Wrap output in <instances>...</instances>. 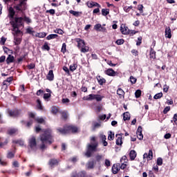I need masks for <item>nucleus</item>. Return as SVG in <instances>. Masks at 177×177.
Masks as SVG:
<instances>
[{"mask_svg":"<svg viewBox=\"0 0 177 177\" xmlns=\"http://www.w3.org/2000/svg\"><path fill=\"white\" fill-rule=\"evenodd\" d=\"M12 35H14L15 45H20L21 44V38L17 37L16 32H12Z\"/></svg>","mask_w":177,"mask_h":177,"instance_id":"f8f14e48","label":"nucleus"},{"mask_svg":"<svg viewBox=\"0 0 177 177\" xmlns=\"http://www.w3.org/2000/svg\"><path fill=\"white\" fill-rule=\"evenodd\" d=\"M104 165L107 167H110L111 165V162H110V160L105 159L104 160Z\"/></svg>","mask_w":177,"mask_h":177,"instance_id":"a18cd8bd","label":"nucleus"},{"mask_svg":"<svg viewBox=\"0 0 177 177\" xmlns=\"http://www.w3.org/2000/svg\"><path fill=\"white\" fill-rule=\"evenodd\" d=\"M46 13H50V15H52L53 16V15H55V13H56V11L53 9H50V10H47L46 11Z\"/></svg>","mask_w":177,"mask_h":177,"instance_id":"864d4df0","label":"nucleus"},{"mask_svg":"<svg viewBox=\"0 0 177 177\" xmlns=\"http://www.w3.org/2000/svg\"><path fill=\"white\" fill-rule=\"evenodd\" d=\"M50 96H52L50 95V93H44L43 97H44V100H47V102H48L49 100V98L50 97Z\"/></svg>","mask_w":177,"mask_h":177,"instance_id":"a19ab883","label":"nucleus"},{"mask_svg":"<svg viewBox=\"0 0 177 177\" xmlns=\"http://www.w3.org/2000/svg\"><path fill=\"white\" fill-rule=\"evenodd\" d=\"M117 95H118V96H120V97H124V96L125 95V92L124 91V90H122V88H119L117 90Z\"/></svg>","mask_w":177,"mask_h":177,"instance_id":"393cba45","label":"nucleus"},{"mask_svg":"<svg viewBox=\"0 0 177 177\" xmlns=\"http://www.w3.org/2000/svg\"><path fill=\"white\" fill-rule=\"evenodd\" d=\"M137 79L136 77H133V76L130 77V82L131 84H136Z\"/></svg>","mask_w":177,"mask_h":177,"instance_id":"603ef678","label":"nucleus"},{"mask_svg":"<svg viewBox=\"0 0 177 177\" xmlns=\"http://www.w3.org/2000/svg\"><path fill=\"white\" fill-rule=\"evenodd\" d=\"M169 110H171V106H166L165 108V109L163 110V113L167 114V113H168V111H169Z\"/></svg>","mask_w":177,"mask_h":177,"instance_id":"bf43d9fd","label":"nucleus"},{"mask_svg":"<svg viewBox=\"0 0 177 177\" xmlns=\"http://www.w3.org/2000/svg\"><path fill=\"white\" fill-rule=\"evenodd\" d=\"M69 13H71V15H73V16H75L76 17H78V16H80V12L77 11H74L73 10L69 11Z\"/></svg>","mask_w":177,"mask_h":177,"instance_id":"e433bc0d","label":"nucleus"},{"mask_svg":"<svg viewBox=\"0 0 177 177\" xmlns=\"http://www.w3.org/2000/svg\"><path fill=\"white\" fill-rule=\"evenodd\" d=\"M109 13H110V10L109 9L103 8L102 10V16H107V15H109Z\"/></svg>","mask_w":177,"mask_h":177,"instance_id":"f704fd0d","label":"nucleus"},{"mask_svg":"<svg viewBox=\"0 0 177 177\" xmlns=\"http://www.w3.org/2000/svg\"><path fill=\"white\" fill-rule=\"evenodd\" d=\"M10 24L12 27V31L15 34H20L21 31L19 30L20 27H24V18L22 17H15L14 19H11Z\"/></svg>","mask_w":177,"mask_h":177,"instance_id":"f03ea898","label":"nucleus"},{"mask_svg":"<svg viewBox=\"0 0 177 177\" xmlns=\"http://www.w3.org/2000/svg\"><path fill=\"white\" fill-rule=\"evenodd\" d=\"M24 19V21H26V23H27V24H30V23H31V19H30L28 17H23Z\"/></svg>","mask_w":177,"mask_h":177,"instance_id":"de8ad7c7","label":"nucleus"},{"mask_svg":"<svg viewBox=\"0 0 177 177\" xmlns=\"http://www.w3.org/2000/svg\"><path fill=\"white\" fill-rule=\"evenodd\" d=\"M51 111H52L53 114H57L58 110H57V109L56 107L53 106L52 108Z\"/></svg>","mask_w":177,"mask_h":177,"instance_id":"69168bd1","label":"nucleus"},{"mask_svg":"<svg viewBox=\"0 0 177 177\" xmlns=\"http://www.w3.org/2000/svg\"><path fill=\"white\" fill-rule=\"evenodd\" d=\"M8 114L10 117H13V118L17 117V115H19V111L17 110L9 111Z\"/></svg>","mask_w":177,"mask_h":177,"instance_id":"5701e85b","label":"nucleus"},{"mask_svg":"<svg viewBox=\"0 0 177 177\" xmlns=\"http://www.w3.org/2000/svg\"><path fill=\"white\" fill-rule=\"evenodd\" d=\"M108 140H114V133L109 131V134L108 136Z\"/></svg>","mask_w":177,"mask_h":177,"instance_id":"4c0bfd02","label":"nucleus"},{"mask_svg":"<svg viewBox=\"0 0 177 177\" xmlns=\"http://www.w3.org/2000/svg\"><path fill=\"white\" fill-rule=\"evenodd\" d=\"M8 17L10 19V21L12 20V19H15V15H16V11H15V8L10 7L8 9Z\"/></svg>","mask_w":177,"mask_h":177,"instance_id":"9d476101","label":"nucleus"},{"mask_svg":"<svg viewBox=\"0 0 177 177\" xmlns=\"http://www.w3.org/2000/svg\"><path fill=\"white\" fill-rule=\"evenodd\" d=\"M124 136V133H118L116 134L115 136L117 138L116 140V145L118 146H121L122 145V136Z\"/></svg>","mask_w":177,"mask_h":177,"instance_id":"9b49d317","label":"nucleus"},{"mask_svg":"<svg viewBox=\"0 0 177 177\" xmlns=\"http://www.w3.org/2000/svg\"><path fill=\"white\" fill-rule=\"evenodd\" d=\"M138 40V41H137L136 45L137 46H140V45L142 44V37H139Z\"/></svg>","mask_w":177,"mask_h":177,"instance_id":"338daca9","label":"nucleus"},{"mask_svg":"<svg viewBox=\"0 0 177 177\" xmlns=\"http://www.w3.org/2000/svg\"><path fill=\"white\" fill-rule=\"evenodd\" d=\"M47 80H48V81H53V80L55 79V75L53 74V71L50 70L47 76H46Z\"/></svg>","mask_w":177,"mask_h":177,"instance_id":"f3484780","label":"nucleus"},{"mask_svg":"<svg viewBox=\"0 0 177 177\" xmlns=\"http://www.w3.org/2000/svg\"><path fill=\"white\" fill-rule=\"evenodd\" d=\"M57 37H58L57 34H51L46 37V39L50 41V39H55Z\"/></svg>","mask_w":177,"mask_h":177,"instance_id":"7c9ffc66","label":"nucleus"},{"mask_svg":"<svg viewBox=\"0 0 177 177\" xmlns=\"http://www.w3.org/2000/svg\"><path fill=\"white\" fill-rule=\"evenodd\" d=\"M136 150H131L129 153V157L131 161H133L136 158Z\"/></svg>","mask_w":177,"mask_h":177,"instance_id":"412c9836","label":"nucleus"},{"mask_svg":"<svg viewBox=\"0 0 177 177\" xmlns=\"http://www.w3.org/2000/svg\"><path fill=\"white\" fill-rule=\"evenodd\" d=\"M14 60H15V57H13V55H9L6 59V63L7 64H10V63H13Z\"/></svg>","mask_w":177,"mask_h":177,"instance_id":"a878e982","label":"nucleus"},{"mask_svg":"<svg viewBox=\"0 0 177 177\" xmlns=\"http://www.w3.org/2000/svg\"><path fill=\"white\" fill-rule=\"evenodd\" d=\"M143 158L144 160L145 158H147L148 161H150V160H153V151L150 149L148 153H144Z\"/></svg>","mask_w":177,"mask_h":177,"instance_id":"ddd939ff","label":"nucleus"},{"mask_svg":"<svg viewBox=\"0 0 177 177\" xmlns=\"http://www.w3.org/2000/svg\"><path fill=\"white\" fill-rule=\"evenodd\" d=\"M35 37H37V38H45L46 37V33L45 32L37 33Z\"/></svg>","mask_w":177,"mask_h":177,"instance_id":"c756f323","label":"nucleus"},{"mask_svg":"<svg viewBox=\"0 0 177 177\" xmlns=\"http://www.w3.org/2000/svg\"><path fill=\"white\" fill-rule=\"evenodd\" d=\"M6 38L2 37L1 38L0 44H1V45H5V43H6Z\"/></svg>","mask_w":177,"mask_h":177,"instance_id":"680f3d73","label":"nucleus"},{"mask_svg":"<svg viewBox=\"0 0 177 177\" xmlns=\"http://www.w3.org/2000/svg\"><path fill=\"white\" fill-rule=\"evenodd\" d=\"M142 131L143 128H142V126H139L136 131L137 138L139 139V140H143V134L142 133Z\"/></svg>","mask_w":177,"mask_h":177,"instance_id":"0eeeda50","label":"nucleus"},{"mask_svg":"<svg viewBox=\"0 0 177 177\" xmlns=\"http://www.w3.org/2000/svg\"><path fill=\"white\" fill-rule=\"evenodd\" d=\"M124 42H125V41L124 40V39H118L116 41V44L117 45H122L124 44Z\"/></svg>","mask_w":177,"mask_h":177,"instance_id":"3c124183","label":"nucleus"},{"mask_svg":"<svg viewBox=\"0 0 177 177\" xmlns=\"http://www.w3.org/2000/svg\"><path fill=\"white\" fill-rule=\"evenodd\" d=\"M157 165H159V166L162 165V158H158Z\"/></svg>","mask_w":177,"mask_h":177,"instance_id":"6e6d98bb","label":"nucleus"},{"mask_svg":"<svg viewBox=\"0 0 177 177\" xmlns=\"http://www.w3.org/2000/svg\"><path fill=\"white\" fill-rule=\"evenodd\" d=\"M132 6H129V7H124V12H126V13H129V12H131V10L132 9Z\"/></svg>","mask_w":177,"mask_h":177,"instance_id":"8fccbe9b","label":"nucleus"},{"mask_svg":"<svg viewBox=\"0 0 177 177\" xmlns=\"http://www.w3.org/2000/svg\"><path fill=\"white\" fill-rule=\"evenodd\" d=\"M101 124L99 122H94L93 123V128L94 129H96V128H100Z\"/></svg>","mask_w":177,"mask_h":177,"instance_id":"13d9d810","label":"nucleus"},{"mask_svg":"<svg viewBox=\"0 0 177 177\" xmlns=\"http://www.w3.org/2000/svg\"><path fill=\"white\" fill-rule=\"evenodd\" d=\"M57 160L56 159H51L50 161H49V165L50 167H53L54 165H57Z\"/></svg>","mask_w":177,"mask_h":177,"instance_id":"2f4dec72","label":"nucleus"},{"mask_svg":"<svg viewBox=\"0 0 177 177\" xmlns=\"http://www.w3.org/2000/svg\"><path fill=\"white\" fill-rule=\"evenodd\" d=\"M87 6L88 8H93V6H97V8H100V5L99 3H97L96 2H93V1H92L91 3L87 2Z\"/></svg>","mask_w":177,"mask_h":177,"instance_id":"bb28decb","label":"nucleus"},{"mask_svg":"<svg viewBox=\"0 0 177 177\" xmlns=\"http://www.w3.org/2000/svg\"><path fill=\"white\" fill-rule=\"evenodd\" d=\"M7 157L8 158H13L15 157V153L12 152H8Z\"/></svg>","mask_w":177,"mask_h":177,"instance_id":"052dcab7","label":"nucleus"},{"mask_svg":"<svg viewBox=\"0 0 177 177\" xmlns=\"http://www.w3.org/2000/svg\"><path fill=\"white\" fill-rule=\"evenodd\" d=\"M66 48L67 45H66V43H63L61 52H62V53H66Z\"/></svg>","mask_w":177,"mask_h":177,"instance_id":"c03bdc74","label":"nucleus"},{"mask_svg":"<svg viewBox=\"0 0 177 177\" xmlns=\"http://www.w3.org/2000/svg\"><path fill=\"white\" fill-rule=\"evenodd\" d=\"M14 9L16 10L17 13L23 12V10L26 9V2H24V1H20L19 3L14 6Z\"/></svg>","mask_w":177,"mask_h":177,"instance_id":"39448f33","label":"nucleus"},{"mask_svg":"<svg viewBox=\"0 0 177 177\" xmlns=\"http://www.w3.org/2000/svg\"><path fill=\"white\" fill-rule=\"evenodd\" d=\"M104 74L109 75V77H115L117 75V72H115L113 68H108L104 71Z\"/></svg>","mask_w":177,"mask_h":177,"instance_id":"6e6552de","label":"nucleus"},{"mask_svg":"<svg viewBox=\"0 0 177 177\" xmlns=\"http://www.w3.org/2000/svg\"><path fill=\"white\" fill-rule=\"evenodd\" d=\"M42 49H44V50H50V47L48 45V43H45L42 46Z\"/></svg>","mask_w":177,"mask_h":177,"instance_id":"37998d69","label":"nucleus"},{"mask_svg":"<svg viewBox=\"0 0 177 177\" xmlns=\"http://www.w3.org/2000/svg\"><path fill=\"white\" fill-rule=\"evenodd\" d=\"M40 140L41 142V145L40 146L41 150L46 149V145H52L53 143L52 130L48 129L44 131V133L40 136Z\"/></svg>","mask_w":177,"mask_h":177,"instance_id":"f257e3e1","label":"nucleus"},{"mask_svg":"<svg viewBox=\"0 0 177 177\" xmlns=\"http://www.w3.org/2000/svg\"><path fill=\"white\" fill-rule=\"evenodd\" d=\"M102 158H103V156L102 155L98 154L95 156V160L97 162H100V161H102Z\"/></svg>","mask_w":177,"mask_h":177,"instance_id":"79ce46f5","label":"nucleus"},{"mask_svg":"<svg viewBox=\"0 0 177 177\" xmlns=\"http://www.w3.org/2000/svg\"><path fill=\"white\" fill-rule=\"evenodd\" d=\"M136 97L138 99L142 96V91L137 90L135 93Z\"/></svg>","mask_w":177,"mask_h":177,"instance_id":"ea45409f","label":"nucleus"},{"mask_svg":"<svg viewBox=\"0 0 177 177\" xmlns=\"http://www.w3.org/2000/svg\"><path fill=\"white\" fill-rule=\"evenodd\" d=\"M28 146L31 149V150H35L37 149V140L35 137H32L28 140Z\"/></svg>","mask_w":177,"mask_h":177,"instance_id":"423d86ee","label":"nucleus"},{"mask_svg":"<svg viewBox=\"0 0 177 177\" xmlns=\"http://www.w3.org/2000/svg\"><path fill=\"white\" fill-rule=\"evenodd\" d=\"M103 96L99 94H89L83 97V100H97V102H102Z\"/></svg>","mask_w":177,"mask_h":177,"instance_id":"20e7f679","label":"nucleus"},{"mask_svg":"<svg viewBox=\"0 0 177 177\" xmlns=\"http://www.w3.org/2000/svg\"><path fill=\"white\" fill-rule=\"evenodd\" d=\"M68 131L69 133L71 132H72L73 133H75L78 132V128H77L76 127H74V126L69 125V126H68Z\"/></svg>","mask_w":177,"mask_h":177,"instance_id":"a211bd4d","label":"nucleus"},{"mask_svg":"<svg viewBox=\"0 0 177 177\" xmlns=\"http://www.w3.org/2000/svg\"><path fill=\"white\" fill-rule=\"evenodd\" d=\"M97 142L88 144L86 146V151L84 153V156L87 157V158H91L92 157V154L95 153V151H97Z\"/></svg>","mask_w":177,"mask_h":177,"instance_id":"7ed1b4c3","label":"nucleus"},{"mask_svg":"<svg viewBox=\"0 0 177 177\" xmlns=\"http://www.w3.org/2000/svg\"><path fill=\"white\" fill-rule=\"evenodd\" d=\"M37 109H39V110H42V104H41V101L39 100H37Z\"/></svg>","mask_w":177,"mask_h":177,"instance_id":"5fc2aeb1","label":"nucleus"},{"mask_svg":"<svg viewBox=\"0 0 177 177\" xmlns=\"http://www.w3.org/2000/svg\"><path fill=\"white\" fill-rule=\"evenodd\" d=\"M77 64L74 63V64H72L70 67H69V70L70 71H75V70H77Z\"/></svg>","mask_w":177,"mask_h":177,"instance_id":"72a5a7b5","label":"nucleus"},{"mask_svg":"<svg viewBox=\"0 0 177 177\" xmlns=\"http://www.w3.org/2000/svg\"><path fill=\"white\" fill-rule=\"evenodd\" d=\"M71 177H85V171H80L77 174L73 173Z\"/></svg>","mask_w":177,"mask_h":177,"instance_id":"b1692460","label":"nucleus"},{"mask_svg":"<svg viewBox=\"0 0 177 177\" xmlns=\"http://www.w3.org/2000/svg\"><path fill=\"white\" fill-rule=\"evenodd\" d=\"M26 32L30 35H34V32H35V31L32 30V28H28L26 29Z\"/></svg>","mask_w":177,"mask_h":177,"instance_id":"c9c22d12","label":"nucleus"},{"mask_svg":"<svg viewBox=\"0 0 177 177\" xmlns=\"http://www.w3.org/2000/svg\"><path fill=\"white\" fill-rule=\"evenodd\" d=\"M17 132V129H10L8 130V135H15Z\"/></svg>","mask_w":177,"mask_h":177,"instance_id":"473e14b6","label":"nucleus"},{"mask_svg":"<svg viewBox=\"0 0 177 177\" xmlns=\"http://www.w3.org/2000/svg\"><path fill=\"white\" fill-rule=\"evenodd\" d=\"M97 82L100 85H103V84H106V79L99 75L97 77Z\"/></svg>","mask_w":177,"mask_h":177,"instance_id":"4be33fe9","label":"nucleus"},{"mask_svg":"<svg viewBox=\"0 0 177 177\" xmlns=\"http://www.w3.org/2000/svg\"><path fill=\"white\" fill-rule=\"evenodd\" d=\"M57 131L62 134V135H66V133H69L68 131V126H66L64 129H57Z\"/></svg>","mask_w":177,"mask_h":177,"instance_id":"dca6fc26","label":"nucleus"},{"mask_svg":"<svg viewBox=\"0 0 177 177\" xmlns=\"http://www.w3.org/2000/svg\"><path fill=\"white\" fill-rule=\"evenodd\" d=\"M28 70H32L34 68H35V64L34 63H32V64H30L27 66Z\"/></svg>","mask_w":177,"mask_h":177,"instance_id":"09e8293b","label":"nucleus"},{"mask_svg":"<svg viewBox=\"0 0 177 177\" xmlns=\"http://www.w3.org/2000/svg\"><path fill=\"white\" fill-rule=\"evenodd\" d=\"M86 167L87 169H93V168H95V161H88L86 163Z\"/></svg>","mask_w":177,"mask_h":177,"instance_id":"6ab92c4d","label":"nucleus"},{"mask_svg":"<svg viewBox=\"0 0 177 177\" xmlns=\"http://www.w3.org/2000/svg\"><path fill=\"white\" fill-rule=\"evenodd\" d=\"M80 50L82 52V53H86L87 52H89V47L85 45L80 48Z\"/></svg>","mask_w":177,"mask_h":177,"instance_id":"c85d7f7f","label":"nucleus"},{"mask_svg":"<svg viewBox=\"0 0 177 177\" xmlns=\"http://www.w3.org/2000/svg\"><path fill=\"white\" fill-rule=\"evenodd\" d=\"M36 121L39 123V124H42L44 122V118H36Z\"/></svg>","mask_w":177,"mask_h":177,"instance_id":"e2e57ef3","label":"nucleus"},{"mask_svg":"<svg viewBox=\"0 0 177 177\" xmlns=\"http://www.w3.org/2000/svg\"><path fill=\"white\" fill-rule=\"evenodd\" d=\"M162 96V93H158L157 94H156L154 96H153V99H161V97Z\"/></svg>","mask_w":177,"mask_h":177,"instance_id":"49530a36","label":"nucleus"},{"mask_svg":"<svg viewBox=\"0 0 177 177\" xmlns=\"http://www.w3.org/2000/svg\"><path fill=\"white\" fill-rule=\"evenodd\" d=\"M107 115H106V114L104 115H99V118L102 120L104 121V120H106Z\"/></svg>","mask_w":177,"mask_h":177,"instance_id":"0e129e2a","label":"nucleus"},{"mask_svg":"<svg viewBox=\"0 0 177 177\" xmlns=\"http://www.w3.org/2000/svg\"><path fill=\"white\" fill-rule=\"evenodd\" d=\"M165 37L166 38L169 39L172 38V35L171 34V28L167 27L165 28Z\"/></svg>","mask_w":177,"mask_h":177,"instance_id":"aec40b11","label":"nucleus"},{"mask_svg":"<svg viewBox=\"0 0 177 177\" xmlns=\"http://www.w3.org/2000/svg\"><path fill=\"white\" fill-rule=\"evenodd\" d=\"M124 121H129L131 120V114L129 112H126L123 114Z\"/></svg>","mask_w":177,"mask_h":177,"instance_id":"cd10ccee","label":"nucleus"},{"mask_svg":"<svg viewBox=\"0 0 177 177\" xmlns=\"http://www.w3.org/2000/svg\"><path fill=\"white\" fill-rule=\"evenodd\" d=\"M15 143L19 145V146H24V141L21 140L15 141Z\"/></svg>","mask_w":177,"mask_h":177,"instance_id":"4d7b16f0","label":"nucleus"},{"mask_svg":"<svg viewBox=\"0 0 177 177\" xmlns=\"http://www.w3.org/2000/svg\"><path fill=\"white\" fill-rule=\"evenodd\" d=\"M76 42L77 43V48L79 49H81V48H84V46H85V41L82 40V39H76Z\"/></svg>","mask_w":177,"mask_h":177,"instance_id":"4468645a","label":"nucleus"},{"mask_svg":"<svg viewBox=\"0 0 177 177\" xmlns=\"http://www.w3.org/2000/svg\"><path fill=\"white\" fill-rule=\"evenodd\" d=\"M101 28H102V24H97L94 26V30H95V31H100Z\"/></svg>","mask_w":177,"mask_h":177,"instance_id":"58836bf2","label":"nucleus"},{"mask_svg":"<svg viewBox=\"0 0 177 177\" xmlns=\"http://www.w3.org/2000/svg\"><path fill=\"white\" fill-rule=\"evenodd\" d=\"M174 121L175 122V124L177 125V113H175L174 115Z\"/></svg>","mask_w":177,"mask_h":177,"instance_id":"774afa93","label":"nucleus"},{"mask_svg":"<svg viewBox=\"0 0 177 177\" xmlns=\"http://www.w3.org/2000/svg\"><path fill=\"white\" fill-rule=\"evenodd\" d=\"M120 31L124 35H127V34H129V28H128V27L126 26L125 24L121 25Z\"/></svg>","mask_w":177,"mask_h":177,"instance_id":"1a4fd4ad","label":"nucleus"},{"mask_svg":"<svg viewBox=\"0 0 177 177\" xmlns=\"http://www.w3.org/2000/svg\"><path fill=\"white\" fill-rule=\"evenodd\" d=\"M120 164L113 165L112 166V172L114 175L118 174V171H120Z\"/></svg>","mask_w":177,"mask_h":177,"instance_id":"2eb2a0df","label":"nucleus"}]
</instances>
